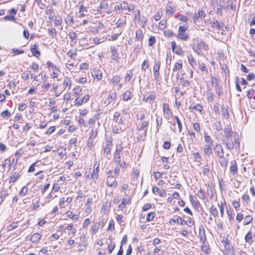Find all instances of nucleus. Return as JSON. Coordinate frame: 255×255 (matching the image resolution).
I'll list each match as a JSON object with an SVG mask.
<instances>
[{"instance_id":"obj_61","label":"nucleus","mask_w":255,"mask_h":255,"mask_svg":"<svg viewBox=\"0 0 255 255\" xmlns=\"http://www.w3.org/2000/svg\"><path fill=\"white\" fill-rule=\"evenodd\" d=\"M174 11V10L171 6L168 5L166 6V12L167 13H170L171 15L173 13Z\"/></svg>"},{"instance_id":"obj_35","label":"nucleus","mask_w":255,"mask_h":255,"mask_svg":"<svg viewBox=\"0 0 255 255\" xmlns=\"http://www.w3.org/2000/svg\"><path fill=\"white\" fill-rule=\"evenodd\" d=\"M253 220V217L250 215L246 216L244 218V225H247L249 224Z\"/></svg>"},{"instance_id":"obj_54","label":"nucleus","mask_w":255,"mask_h":255,"mask_svg":"<svg viewBox=\"0 0 255 255\" xmlns=\"http://www.w3.org/2000/svg\"><path fill=\"white\" fill-rule=\"evenodd\" d=\"M155 42V38L154 36H150L148 39V46H152Z\"/></svg>"},{"instance_id":"obj_26","label":"nucleus","mask_w":255,"mask_h":255,"mask_svg":"<svg viewBox=\"0 0 255 255\" xmlns=\"http://www.w3.org/2000/svg\"><path fill=\"white\" fill-rule=\"evenodd\" d=\"M189 109L191 110H196L199 111L200 112H201L203 109L202 107L199 104H197L196 105H190Z\"/></svg>"},{"instance_id":"obj_6","label":"nucleus","mask_w":255,"mask_h":255,"mask_svg":"<svg viewBox=\"0 0 255 255\" xmlns=\"http://www.w3.org/2000/svg\"><path fill=\"white\" fill-rule=\"evenodd\" d=\"M171 44L173 52H174L177 55H180L182 54L183 51L180 46H177L175 41L171 42Z\"/></svg>"},{"instance_id":"obj_44","label":"nucleus","mask_w":255,"mask_h":255,"mask_svg":"<svg viewBox=\"0 0 255 255\" xmlns=\"http://www.w3.org/2000/svg\"><path fill=\"white\" fill-rule=\"evenodd\" d=\"M205 141L209 143V144L212 145L213 144V140L212 139L211 137L207 134V133H205Z\"/></svg>"},{"instance_id":"obj_31","label":"nucleus","mask_w":255,"mask_h":255,"mask_svg":"<svg viewBox=\"0 0 255 255\" xmlns=\"http://www.w3.org/2000/svg\"><path fill=\"white\" fill-rule=\"evenodd\" d=\"M210 212L214 217L218 216V210L214 206H212L210 209Z\"/></svg>"},{"instance_id":"obj_9","label":"nucleus","mask_w":255,"mask_h":255,"mask_svg":"<svg viewBox=\"0 0 255 255\" xmlns=\"http://www.w3.org/2000/svg\"><path fill=\"white\" fill-rule=\"evenodd\" d=\"M30 50L33 56L38 57L41 53L38 50V48L37 45L33 44L30 46Z\"/></svg>"},{"instance_id":"obj_43","label":"nucleus","mask_w":255,"mask_h":255,"mask_svg":"<svg viewBox=\"0 0 255 255\" xmlns=\"http://www.w3.org/2000/svg\"><path fill=\"white\" fill-rule=\"evenodd\" d=\"M222 160L220 161V164L221 166L222 167H227L228 164V160L225 158L223 157V158H221Z\"/></svg>"},{"instance_id":"obj_27","label":"nucleus","mask_w":255,"mask_h":255,"mask_svg":"<svg viewBox=\"0 0 255 255\" xmlns=\"http://www.w3.org/2000/svg\"><path fill=\"white\" fill-rule=\"evenodd\" d=\"M68 217L72 219L74 221H76L79 219V216L76 214H73L72 212L68 211L67 213Z\"/></svg>"},{"instance_id":"obj_36","label":"nucleus","mask_w":255,"mask_h":255,"mask_svg":"<svg viewBox=\"0 0 255 255\" xmlns=\"http://www.w3.org/2000/svg\"><path fill=\"white\" fill-rule=\"evenodd\" d=\"M117 97V93L114 91L110 93L109 97L108 99L109 103H110L112 100H115Z\"/></svg>"},{"instance_id":"obj_18","label":"nucleus","mask_w":255,"mask_h":255,"mask_svg":"<svg viewBox=\"0 0 255 255\" xmlns=\"http://www.w3.org/2000/svg\"><path fill=\"white\" fill-rule=\"evenodd\" d=\"M135 39L139 41H141L143 39L142 31L141 29H139L136 30L135 33Z\"/></svg>"},{"instance_id":"obj_50","label":"nucleus","mask_w":255,"mask_h":255,"mask_svg":"<svg viewBox=\"0 0 255 255\" xmlns=\"http://www.w3.org/2000/svg\"><path fill=\"white\" fill-rule=\"evenodd\" d=\"M62 18L61 17L59 16L58 17H56L55 20V25L59 26L62 24Z\"/></svg>"},{"instance_id":"obj_4","label":"nucleus","mask_w":255,"mask_h":255,"mask_svg":"<svg viewBox=\"0 0 255 255\" xmlns=\"http://www.w3.org/2000/svg\"><path fill=\"white\" fill-rule=\"evenodd\" d=\"M108 3L105 0L101 1L100 5L97 7V11L100 14H102L105 10L108 9Z\"/></svg>"},{"instance_id":"obj_2","label":"nucleus","mask_w":255,"mask_h":255,"mask_svg":"<svg viewBox=\"0 0 255 255\" xmlns=\"http://www.w3.org/2000/svg\"><path fill=\"white\" fill-rule=\"evenodd\" d=\"M193 50L199 55H202V51H207L209 47L205 42L201 40L197 41V44H194L192 46Z\"/></svg>"},{"instance_id":"obj_7","label":"nucleus","mask_w":255,"mask_h":255,"mask_svg":"<svg viewBox=\"0 0 255 255\" xmlns=\"http://www.w3.org/2000/svg\"><path fill=\"white\" fill-rule=\"evenodd\" d=\"M214 149L219 158H223L224 152L222 145L218 144H216Z\"/></svg>"},{"instance_id":"obj_34","label":"nucleus","mask_w":255,"mask_h":255,"mask_svg":"<svg viewBox=\"0 0 255 255\" xmlns=\"http://www.w3.org/2000/svg\"><path fill=\"white\" fill-rule=\"evenodd\" d=\"M121 77L120 76H119L118 75H116V76H114L112 80H111V82L114 84V85H116L117 84H118L120 81H121Z\"/></svg>"},{"instance_id":"obj_42","label":"nucleus","mask_w":255,"mask_h":255,"mask_svg":"<svg viewBox=\"0 0 255 255\" xmlns=\"http://www.w3.org/2000/svg\"><path fill=\"white\" fill-rule=\"evenodd\" d=\"M175 119L176 123L178 125L179 131L180 132L182 129V126L181 122L180 121V119L177 116H175Z\"/></svg>"},{"instance_id":"obj_3","label":"nucleus","mask_w":255,"mask_h":255,"mask_svg":"<svg viewBox=\"0 0 255 255\" xmlns=\"http://www.w3.org/2000/svg\"><path fill=\"white\" fill-rule=\"evenodd\" d=\"M123 149V147L121 146L119 148H117L115 151L114 153V161L116 163L120 164L121 163V154H122Z\"/></svg>"},{"instance_id":"obj_10","label":"nucleus","mask_w":255,"mask_h":255,"mask_svg":"<svg viewBox=\"0 0 255 255\" xmlns=\"http://www.w3.org/2000/svg\"><path fill=\"white\" fill-rule=\"evenodd\" d=\"M163 109L165 118L169 119L172 114L170 111L169 105L167 104H165Z\"/></svg>"},{"instance_id":"obj_21","label":"nucleus","mask_w":255,"mask_h":255,"mask_svg":"<svg viewBox=\"0 0 255 255\" xmlns=\"http://www.w3.org/2000/svg\"><path fill=\"white\" fill-rule=\"evenodd\" d=\"M231 131V128L230 127H227L224 128V133L225 136L228 139L232 137V133Z\"/></svg>"},{"instance_id":"obj_24","label":"nucleus","mask_w":255,"mask_h":255,"mask_svg":"<svg viewBox=\"0 0 255 255\" xmlns=\"http://www.w3.org/2000/svg\"><path fill=\"white\" fill-rule=\"evenodd\" d=\"M252 240V233L249 231L246 235L245 240L247 243L251 244Z\"/></svg>"},{"instance_id":"obj_47","label":"nucleus","mask_w":255,"mask_h":255,"mask_svg":"<svg viewBox=\"0 0 255 255\" xmlns=\"http://www.w3.org/2000/svg\"><path fill=\"white\" fill-rule=\"evenodd\" d=\"M214 126L215 127V128L217 131H221L222 129L221 124L219 122H216V123H215L214 124Z\"/></svg>"},{"instance_id":"obj_53","label":"nucleus","mask_w":255,"mask_h":255,"mask_svg":"<svg viewBox=\"0 0 255 255\" xmlns=\"http://www.w3.org/2000/svg\"><path fill=\"white\" fill-rule=\"evenodd\" d=\"M160 62L155 61L153 66V71H159L160 68Z\"/></svg>"},{"instance_id":"obj_56","label":"nucleus","mask_w":255,"mask_h":255,"mask_svg":"<svg viewBox=\"0 0 255 255\" xmlns=\"http://www.w3.org/2000/svg\"><path fill=\"white\" fill-rule=\"evenodd\" d=\"M84 11H87V7H84V8L82 9L81 8H79V16L81 17H83L85 15Z\"/></svg>"},{"instance_id":"obj_51","label":"nucleus","mask_w":255,"mask_h":255,"mask_svg":"<svg viewBox=\"0 0 255 255\" xmlns=\"http://www.w3.org/2000/svg\"><path fill=\"white\" fill-rule=\"evenodd\" d=\"M164 34L165 36L170 37L174 35V34L171 30H167L164 31Z\"/></svg>"},{"instance_id":"obj_57","label":"nucleus","mask_w":255,"mask_h":255,"mask_svg":"<svg viewBox=\"0 0 255 255\" xmlns=\"http://www.w3.org/2000/svg\"><path fill=\"white\" fill-rule=\"evenodd\" d=\"M125 23V21L122 19H119L117 23H116V25H117V27H122L124 23Z\"/></svg>"},{"instance_id":"obj_38","label":"nucleus","mask_w":255,"mask_h":255,"mask_svg":"<svg viewBox=\"0 0 255 255\" xmlns=\"http://www.w3.org/2000/svg\"><path fill=\"white\" fill-rule=\"evenodd\" d=\"M111 143V141H110L108 143H107V146L104 148L103 149V153L104 154H107L108 155V154H109L111 152V148L110 147V144Z\"/></svg>"},{"instance_id":"obj_1","label":"nucleus","mask_w":255,"mask_h":255,"mask_svg":"<svg viewBox=\"0 0 255 255\" xmlns=\"http://www.w3.org/2000/svg\"><path fill=\"white\" fill-rule=\"evenodd\" d=\"M113 120L118 125V126L117 125H112V130L113 132L117 133L126 130L125 127H122V126L124 125V120L122 117H120V113L116 112L114 113Z\"/></svg>"},{"instance_id":"obj_15","label":"nucleus","mask_w":255,"mask_h":255,"mask_svg":"<svg viewBox=\"0 0 255 255\" xmlns=\"http://www.w3.org/2000/svg\"><path fill=\"white\" fill-rule=\"evenodd\" d=\"M41 237V236L39 234L35 233L30 237V240L32 243H36L40 240Z\"/></svg>"},{"instance_id":"obj_16","label":"nucleus","mask_w":255,"mask_h":255,"mask_svg":"<svg viewBox=\"0 0 255 255\" xmlns=\"http://www.w3.org/2000/svg\"><path fill=\"white\" fill-rule=\"evenodd\" d=\"M92 76L94 78H96L98 80H101L102 78V72L98 70H95L92 73Z\"/></svg>"},{"instance_id":"obj_11","label":"nucleus","mask_w":255,"mask_h":255,"mask_svg":"<svg viewBox=\"0 0 255 255\" xmlns=\"http://www.w3.org/2000/svg\"><path fill=\"white\" fill-rule=\"evenodd\" d=\"M231 166L230 168V171L234 174H236L237 173L238 171V168L237 166V163L236 161L234 160H232L231 161Z\"/></svg>"},{"instance_id":"obj_49","label":"nucleus","mask_w":255,"mask_h":255,"mask_svg":"<svg viewBox=\"0 0 255 255\" xmlns=\"http://www.w3.org/2000/svg\"><path fill=\"white\" fill-rule=\"evenodd\" d=\"M211 25L212 28H216L218 29H220L219 23L217 20H216L215 21L211 22Z\"/></svg>"},{"instance_id":"obj_52","label":"nucleus","mask_w":255,"mask_h":255,"mask_svg":"<svg viewBox=\"0 0 255 255\" xmlns=\"http://www.w3.org/2000/svg\"><path fill=\"white\" fill-rule=\"evenodd\" d=\"M148 66V60L147 59H145L144 60L142 65H141V69L142 70L145 71L146 69Z\"/></svg>"},{"instance_id":"obj_60","label":"nucleus","mask_w":255,"mask_h":255,"mask_svg":"<svg viewBox=\"0 0 255 255\" xmlns=\"http://www.w3.org/2000/svg\"><path fill=\"white\" fill-rule=\"evenodd\" d=\"M130 200V198L129 196H127L123 198L122 202L126 205L129 203Z\"/></svg>"},{"instance_id":"obj_41","label":"nucleus","mask_w":255,"mask_h":255,"mask_svg":"<svg viewBox=\"0 0 255 255\" xmlns=\"http://www.w3.org/2000/svg\"><path fill=\"white\" fill-rule=\"evenodd\" d=\"M28 192V188L24 186H23L19 192V195L20 196H25Z\"/></svg>"},{"instance_id":"obj_32","label":"nucleus","mask_w":255,"mask_h":255,"mask_svg":"<svg viewBox=\"0 0 255 255\" xmlns=\"http://www.w3.org/2000/svg\"><path fill=\"white\" fill-rule=\"evenodd\" d=\"M199 236L200 242L203 244H204L205 242L206 241V235H205L204 232H203V233H202L201 232V231H200L199 233Z\"/></svg>"},{"instance_id":"obj_20","label":"nucleus","mask_w":255,"mask_h":255,"mask_svg":"<svg viewBox=\"0 0 255 255\" xmlns=\"http://www.w3.org/2000/svg\"><path fill=\"white\" fill-rule=\"evenodd\" d=\"M182 67V62L181 60H179V61L177 62L174 66V68L173 69V72H177V71L181 69Z\"/></svg>"},{"instance_id":"obj_63","label":"nucleus","mask_w":255,"mask_h":255,"mask_svg":"<svg viewBox=\"0 0 255 255\" xmlns=\"http://www.w3.org/2000/svg\"><path fill=\"white\" fill-rule=\"evenodd\" d=\"M242 199L243 201L246 202L247 204H248L250 201L249 196L248 194H244L242 196Z\"/></svg>"},{"instance_id":"obj_12","label":"nucleus","mask_w":255,"mask_h":255,"mask_svg":"<svg viewBox=\"0 0 255 255\" xmlns=\"http://www.w3.org/2000/svg\"><path fill=\"white\" fill-rule=\"evenodd\" d=\"M205 14V12L202 10H199L198 12L194 13L193 17L194 20L195 21H197L202 17H204Z\"/></svg>"},{"instance_id":"obj_40","label":"nucleus","mask_w":255,"mask_h":255,"mask_svg":"<svg viewBox=\"0 0 255 255\" xmlns=\"http://www.w3.org/2000/svg\"><path fill=\"white\" fill-rule=\"evenodd\" d=\"M65 22L68 24H71L74 23L73 17L70 15H68L65 18Z\"/></svg>"},{"instance_id":"obj_62","label":"nucleus","mask_w":255,"mask_h":255,"mask_svg":"<svg viewBox=\"0 0 255 255\" xmlns=\"http://www.w3.org/2000/svg\"><path fill=\"white\" fill-rule=\"evenodd\" d=\"M77 53V50H70L69 52H67V55L69 56L70 58H72L73 56L76 55Z\"/></svg>"},{"instance_id":"obj_17","label":"nucleus","mask_w":255,"mask_h":255,"mask_svg":"<svg viewBox=\"0 0 255 255\" xmlns=\"http://www.w3.org/2000/svg\"><path fill=\"white\" fill-rule=\"evenodd\" d=\"M132 93L129 91H126L123 96V100L124 101H128L132 98Z\"/></svg>"},{"instance_id":"obj_64","label":"nucleus","mask_w":255,"mask_h":255,"mask_svg":"<svg viewBox=\"0 0 255 255\" xmlns=\"http://www.w3.org/2000/svg\"><path fill=\"white\" fill-rule=\"evenodd\" d=\"M171 143L170 142L168 141H166L164 142L163 147L165 149H169L170 148Z\"/></svg>"},{"instance_id":"obj_58","label":"nucleus","mask_w":255,"mask_h":255,"mask_svg":"<svg viewBox=\"0 0 255 255\" xmlns=\"http://www.w3.org/2000/svg\"><path fill=\"white\" fill-rule=\"evenodd\" d=\"M114 229H115V223H114V221L113 220H112L110 221L108 230H113Z\"/></svg>"},{"instance_id":"obj_8","label":"nucleus","mask_w":255,"mask_h":255,"mask_svg":"<svg viewBox=\"0 0 255 255\" xmlns=\"http://www.w3.org/2000/svg\"><path fill=\"white\" fill-rule=\"evenodd\" d=\"M110 50L112 53V59L113 60L117 61L119 59V53L117 50V48L115 46H111L110 47Z\"/></svg>"},{"instance_id":"obj_13","label":"nucleus","mask_w":255,"mask_h":255,"mask_svg":"<svg viewBox=\"0 0 255 255\" xmlns=\"http://www.w3.org/2000/svg\"><path fill=\"white\" fill-rule=\"evenodd\" d=\"M99 172V164H98L97 167L96 168H94L93 172L91 174V178L94 179H97L98 178V173Z\"/></svg>"},{"instance_id":"obj_14","label":"nucleus","mask_w":255,"mask_h":255,"mask_svg":"<svg viewBox=\"0 0 255 255\" xmlns=\"http://www.w3.org/2000/svg\"><path fill=\"white\" fill-rule=\"evenodd\" d=\"M211 146V144H206L205 145L204 147V153L208 156H210L213 153Z\"/></svg>"},{"instance_id":"obj_29","label":"nucleus","mask_w":255,"mask_h":255,"mask_svg":"<svg viewBox=\"0 0 255 255\" xmlns=\"http://www.w3.org/2000/svg\"><path fill=\"white\" fill-rule=\"evenodd\" d=\"M47 65L49 68H52L53 71L60 72V70L57 67V66L55 64H53L50 61H48L47 62Z\"/></svg>"},{"instance_id":"obj_37","label":"nucleus","mask_w":255,"mask_h":255,"mask_svg":"<svg viewBox=\"0 0 255 255\" xmlns=\"http://www.w3.org/2000/svg\"><path fill=\"white\" fill-rule=\"evenodd\" d=\"M210 171V168L209 164H207L203 167V173L204 175H208Z\"/></svg>"},{"instance_id":"obj_25","label":"nucleus","mask_w":255,"mask_h":255,"mask_svg":"<svg viewBox=\"0 0 255 255\" xmlns=\"http://www.w3.org/2000/svg\"><path fill=\"white\" fill-rule=\"evenodd\" d=\"M188 59L190 65L192 67H194L195 65H196V61L195 58L191 54L188 56Z\"/></svg>"},{"instance_id":"obj_22","label":"nucleus","mask_w":255,"mask_h":255,"mask_svg":"<svg viewBox=\"0 0 255 255\" xmlns=\"http://www.w3.org/2000/svg\"><path fill=\"white\" fill-rule=\"evenodd\" d=\"M148 121H144L142 122V126L138 128V130L139 131L143 130L144 132L145 133H146L147 131V127L148 125Z\"/></svg>"},{"instance_id":"obj_55","label":"nucleus","mask_w":255,"mask_h":255,"mask_svg":"<svg viewBox=\"0 0 255 255\" xmlns=\"http://www.w3.org/2000/svg\"><path fill=\"white\" fill-rule=\"evenodd\" d=\"M176 222L181 225H184L186 224V221L180 217L176 219Z\"/></svg>"},{"instance_id":"obj_39","label":"nucleus","mask_w":255,"mask_h":255,"mask_svg":"<svg viewBox=\"0 0 255 255\" xmlns=\"http://www.w3.org/2000/svg\"><path fill=\"white\" fill-rule=\"evenodd\" d=\"M71 85V81L69 78L68 77H66L64 81H63V86L66 88L67 87L69 86V88H70V86Z\"/></svg>"},{"instance_id":"obj_23","label":"nucleus","mask_w":255,"mask_h":255,"mask_svg":"<svg viewBox=\"0 0 255 255\" xmlns=\"http://www.w3.org/2000/svg\"><path fill=\"white\" fill-rule=\"evenodd\" d=\"M19 177V173L17 172H14L11 173L10 175V181L13 182H16Z\"/></svg>"},{"instance_id":"obj_30","label":"nucleus","mask_w":255,"mask_h":255,"mask_svg":"<svg viewBox=\"0 0 255 255\" xmlns=\"http://www.w3.org/2000/svg\"><path fill=\"white\" fill-rule=\"evenodd\" d=\"M155 216V213L154 212H149L146 216V221L147 222H150L153 220Z\"/></svg>"},{"instance_id":"obj_48","label":"nucleus","mask_w":255,"mask_h":255,"mask_svg":"<svg viewBox=\"0 0 255 255\" xmlns=\"http://www.w3.org/2000/svg\"><path fill=\"white\" fill-rule=\"evenodd\" d=\"M11 114L8 110H5L1 114V116L4 118H7L10 116Z\"/></svg>"},{"instance_id":"obj_5","label":"nucleus","mask_w":255,"mask_h":255,"mask_svg":"<svg viewBox=\"0 0 255 255\" xmlns=\"http://www.w3.org/2000/svg\"><path fill=\"white\" fill-rule=\"evenodd\" d=\"M106 183L109 187H117L118 185V182L115 176L110 175L107 177Z\"/></svg>"},{"instance_id":"obj_33","label":"nucleus","mask_w":255,"mask_h":255,"mask_svg":"<svg viewBox=\"0 0 255 255\" xmlns=\"http://www.w3.org/2000/svg\"><path fill=\"white\" fill-rule=\"evenodd\" d=\"M177 37L180 39L186 40L188 37V35L184 32H179Z\"/></svg>"},{"instance_id":"obj_59","label":"nucleus","mask_w":255,"mask_h":255,"mask_svg":"<svg viewBox=\"0 0 255 255\" xmlns=\"http://www.w3.org/2000/svg\"><path fill=\"white\" fill-rule=\"evenodd\" d=\"M132 76V73L131 71H129L128 73H127L126 76L125 77L126 81H129Z\"/></svg>"},{"instance_id":"obj_19","label":"nucleus","mask_w":255,"mask_h":255,"mask_svg":"<svg viewBox=\"0 0 255 255\" xmlns=\"http://www.w3.org/2000/svg\"><path fill=\"white\" fill-rule=\"evenodd\" d=\"M98 134V131L97 129H92V130L91 131L90 133V136L88 142L90 143V142H93V139L95 138Z\"/></svg>"},{"instance_id":"obj_46","label":"nucleus","mask_w":255,"mask_h":255,"mask_svg":"<svg viewBox=\"0 0 255 255\" xmlns=\"http://www.w3.org/2000/svg\"><path fill=\"white\" fill-rule=\"evenodd\" d=\"M166 20L162 19L161 20L159 23V28L162 30L164 29L166 27Z\"/></svg>"},{"instance_id":"obj_28","label":"nucleus","mask_w":255,"mask_h":255,"mask_svg":"<svg viewBox=\"0 0 255 255\" xmlns=\"http://www.w3.org/2000/svg\"><path fill=\"white\" fill-rule=\"evenodd\" d=\"M49 35L52 38L56 36L57 32L55 28H49L48 29Z\"/></svg>"},{"instance_id":"obj_45","label":"nucleus","mask_w":255,"mask_h":255,"mask_svg":"<svg viewBox=\"0 0 255 255\" xmlns=\"http://www.w3.org/2000/svg\"><path fill=\"white\" fill-rule=\"evenodd\" d=\"M155 98V95H150L148 97H144L143 98V100L145 102H148V101H153Z\"/></svg>"}]
</instances>
